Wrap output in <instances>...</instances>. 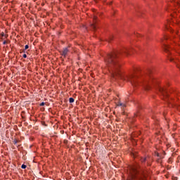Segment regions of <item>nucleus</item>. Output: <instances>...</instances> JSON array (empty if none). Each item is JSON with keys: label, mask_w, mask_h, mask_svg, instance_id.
<instances>
[{"label": "nucleus", "mask_w": 180, "mask_h": 180, "mask_svg": "<svg viewBox=\"0 0 180 180\" xmlns=\"http://www.w3.org/2000/svg\"><path fill=\"white\" fill-rule=\"evenodd\" d=\"M44 124L46 126V122H44Z\"/></svg>", "instance_id": "27"}, {"label": "nucleus", "mask_w": 180, "mask_h": 180, "mask_svg": "<svg viewBox=\"0 0 180 180\" xmlns=\"http://www.w3.org/2000/svg\"><path fill=\"white\" fill-rule=\"evenodd\" d=\"M3 44H8V41H6V40H4V41H3Z\"/></svg>", "instance_id": "18"}, {"label": "nucleus", "mask_w": 180, "mask_h": 180, "mask_svg": "<svg viewBox=\"0 0 180 180\" xmlns=\"http://www.w3.org/2000/svg\"><path fill=\"white\" fill-rule=\"evenodd\" d=\"M134 49L132 48L123 47L119 51L108 53L104 58L105 65L108 67V70L111 72L112 78H120V79L123 81L130 82L134 88L143 86L145 91H150V89H151V85H158L160 81L151 75L147 77H139L134 72L129 75H125L122 72V65L119 62V58H120V57H124V56H131V54L134 53Z\"/></svg>", "instance_id": "1"}, {"label": "nucleus", "mask_w": 180, "mask_h": 180, "mask_svg": "<svg viewBox=\"0 0 180 180\" xmlns=\"http://www.w3.org/2000/svg\"><path fill=\"white\" fill-rule=\"evenodd\" d=\"M44 105H46V103L42 102L39 104V106H44Z\"/></svg>", "instance_id": "15"}, {"label": "nucleus", "mask_w": 180, "mask_h": 180, "mask_svg": "<svg viewBox=\"0 0 180 180\" xmlns=\"http://www.w3.org/2000/svg\"><path fill=\"white\" fill-rule=\"evenodd\" d=\"M149 74H151V70H149Z\"/></svg>", "instance_id": "25"}, {"label": "nucleus", "mask_w": 180, "mask_h": 180, "mask_svg": "<svg viewBox=\"0 0 180 180\" xmlns=\"http://www.w3.org/2000/svg\"><path fill=\"white\" fill-rule=\"evenodd\" d=\"M92 11H93V12H96V9L92 8Z\"/></svg>", "instance_id": "23"}, {"label": "nucleus", "mask_w": 180, "mask_h": 180, "mask_svg": "<svg viewBox=\"0 0 180 180\" xmlns=\"http://www.w3.org/2000/svg\"><path fill=\"white\" fill-rule=\"evenodd\" d=\"M5 32H6V34L4 32H1L0 33V39H1V40H5V39H8V37H9V34H8V30H6Z\"/></svg>", "instance_id": "6"}, {"label": "nucleus", "mask_w": 180, "mask_h": 180, "mask_svg": "<svg viewBox=\"0 0 180 180\" xmlns=\"http://www.w3.org/2000/svg\"><path fill=\"white\" fill-rule=\"evenodd\" d=\"M163 49L165 53H167L168 54H171V47L168 45H164Z\"/></svg>", "instance_id": "7"}, {"label": "nucleus", "mask_w": 180, "mask_h": 180, "mask_svg": "<svg viewBox=\"0 0 180 180\" xmlns=\"http://www.w3.org/2000/svg\"><path fill=\"white\" fill-rule=\"evenodd\" d=\"M81 58L79 57H78V60H80Z\"/></svg>", "instance_id": "26"}, {"label": "nucleus", "mask_w": 180, "mask_h": 180, "mask_svg": "<svg viewBox=\"0 0 180 180\" xmlns=\"http://www.w3.org/2000/svg\"><path fill=\"white\" fill-rule=\"evenodd\" d=\"M112 4H113V1L110 2L108 5H112Z\"/></svg>", "instance_id": "24"}, {"label": "nucleus", "mask_w": 180, "mask_h": 180, "mask_svg": "<svg viewBox=\"0 0 180 180\" xmlns=\"http://www.w3.org/2000/svg\"><path fill=\"white\" fill-rule=\"evenodd\" d=\"M169 86V83L167 82L166 86L164 87H159V92L162 95L163 99L166 101V102H168V98L169 95L168 94V90H167V88Z\"/></svg>", "instance_id": "2"}, {"label": "nucleus", "mask_w": 180, "mask_h": 180, "mask_svg": "<svg viewBox=\"0 0 180 180\" xmlns=\"http://www.w3.org/2000/svg\"><path fill=\"white\" fill-rule=\"evenodd\" d=\"M74 101H75V99H74V98H72V97H70V98H69V102H70V103H74Z\"/></svg>", "instance_id": "8"}, {"label": "nucleus", "mask_w": 180, "mask_h": 180, "mask_svg": "<svg viewBox=\"0 0 180 180\" xmlns=\"http://www.w3.org/2000/svg\"><path fill=\"white\" fill-rule=\"evenodd\" d=\"M71 46L68 45L67 47L64 48L63 51H59L60 56L64 57V58H67V56H68V52L70 51V48Z\"/></svg>", "instance_id": "4"}, {"label": "nucleus", "mask_w": 180, "mask_h": 180, "mask_svg": "<svg viewBox=\"0 0 180 180\" xmlns=\"http://www.w3.org/2000/svg\"><path fill=\"white\" fill-rule=\"evenodd\" d=\"M98 23V16L94 15L93 16V23L90 25V28L94 31L96 32V24Z\"/></svg>", "instance_id": "5"}, {"label": "nucleus", "mask_w": 180, "mask_h": 180, "mask_svg": "<svg viewBox=\"0 0 180 180\" xmlns=\"http://www.w3.org/2000/svg\"><path fill=\"white\" fill-rule=\"evenodd\" d=\"M164 39H165V40H168V37L165 36V37H164Z\"/></svg>", "instance_id": "21"}, {"label": "nucleus", "mask_w": 180, "mask_h": 180, "mask_svg": "<svg viewBox=\"0 0 180 180\" xmlns=\"http://www.w3.org/2000/svg\"><path fill=\"white\" fill-rule=\"evenodd\" d=\"M7 41V44L11 43V41L9 39L6 40Z\"/></svg>", "instance_id": "22"}, {"label": "nucleus", "mask_w": 180, "mask_h": 180, "mask_svg": "<svg viewBox=\"0 0 180 180\" xmlns=\"http://www.w3.org/2000/svg\"><path fill=\"white\" fill-rule=\"evenodd\" d=\"M161 131H162V130H160V131L155 132V134H156L157 136H161V135L162 134L161 133Z\"/></svg>", "instance_id": "9"}, {"label": "nucleus", "mask_w": 180, "mask_h": 180, "mask_svg": "<svg viewBox=\"0 0 180 180\" xmlns=\"http://www.w3.org/2000/svg\"><path fill=\"white\" fill-rule=\"evenodd\" d=\"M112 40H113V36H110V38L107 41H108V43H110V41H112Z\"/></svg>", "instance_id": "10"}, {"label": "nucleus", "mask_w": 180, "mask_h": 180, "mask_svg": "<svg viewBox=\"0 0 180 180\" xmlns=\"http://www.w3.org/2000/svg\"><path fill=\"white\" fill-rule=\"evenodd\" d=\"M174 2L175 4H177V5H179V2L178 1V0H175Z\"/></svg>", "instance_id": "20"}, {"label": "nucleus", "mask_w": 180, "mask_h": 180, "mask_svg": "<svg viewBox=\"0 0 180 180\" xmlns=\"http://www.w3.org/2000/svg\"><path fill=\"white\" fill-rule=\"evenodd\" d=\"M176 108L179 112H180V104H176Z\"/></svg>", "instance_id": "11"}, {"label": "nucleus", "mask_w": 180, "mask_h": 180, "mask_svg": "<svg viewBox=\"0 0 180 180\" xmlns=\"http://www.w3.org/2000/svg\"><path fill=\"white\" fill-rule=\"evenodd\" d=\"M141 162H146V158L141 159Z\"/></svg>", "instance_id": "19"}, {"label": "nucleus", "mask_w": 180, "mask_h": 180, "mask_svg": "<svg viewBox=\"0 0 180 180\" xmlns=\"http://www.w3.org/2000/svg\"><path fill=\"white\" fill-rule=\"evenodd\" d=\"M22 57L23 58H27V55H26V53H24Z\"/></svg>", "instance_id": "16"}, {"label": "nucleus", "mask_w": 180, "mask_h": 180, "mask_svg": "<svg viewBox=\"0 0 180 180\" xmlns=\"http://www.w3.org/2000/svg\"><path fill=\"white\" fill-rule=\"evenodd\" d=\"M169 61H171V63L174 62V58H169Z\"/></svg>", "instance_id": "17"}, {"label": "nucleus", "mask_w": 180, "mask_h": 180, "mask_svg": "<svg viewBox=\"0 0 180 180\" xmlns=\"http://www.w3.org/2000/svg\"><path fill=\"white\" fill-rule=\"evenodd\" d=\"M131 171L130 172V175L128 176L127 180H136V178H137V176H136V174H137V170L134 167H131Z\"/></svg>", "instance_id": "3"}, {"label": "nucleus", "mask_w": 180, "mask_h": 180, "mask_svg": "<svg viewBox=\"0 0 180 180\" xmlns=\"http://www.w3.org/2000/svg\"><path fill=\"white\" fill-rule=\"evenodd\" d=\"M21 168H22V169H26V168H27L26 165H22Z\"/></svg>", "instance_id": "13"}, {"label": "nucleus", "mask_w": 180, "mask_h": 180, "mask_svg": "<svg viewBox=\"0 0 180 180\" xmlns=\"http://www.w3.org/2000/svg\"><path fill=\"white\" fill-rule=\"evenodd\" d=\"M27 49H29V45H25L23 53H25V51L27 50Z\"/></svg>", "instance_id": "14"}, {"label": "nucleus", "mask_w": 180, "mask_h": 180, "mask_svg": "<svg viewBox=\"0 0 180 180\" xmlns=\"http://www.w3.org/2000/svg\"><path fill=\"white\" fill-rule=\"evenodd\" d=\"M18 143H19V140H18V139L13 140V144H18Z\"/></svg>", "instance_id": "12"}]
</instances>
